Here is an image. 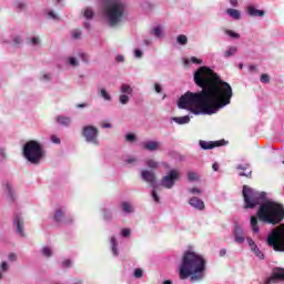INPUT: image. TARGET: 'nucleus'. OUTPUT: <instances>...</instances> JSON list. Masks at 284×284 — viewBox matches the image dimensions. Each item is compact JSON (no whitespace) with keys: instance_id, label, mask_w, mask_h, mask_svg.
I'll return each mask as SVG.
<instances>
[{"instance_id":"nucleus-1","label":"nucleus","mask_w":284,"mask_h":284,"mask_svg":"<svg viewBox=\"0 0 284 284\" xmlns=\"http://www.w3.org/2000/svg\"><path fill=\"white\" fill-rule=\"evenodd\" d=\"M194 83L202 88L200 92L187 91L178 101L180 110H187L199 116L200 114H216L232 103V85L221 80L212 69L200 67L194 73Z\"/></svg>"},{"instance_id":"nucleus-2","label":"nucleus","mask_w":284,"mask_h":284,"mask_svg":"<svg viewBox=\"0 0 284 284\" xmlns=\"http://www.w3.org/2000/svg\"><path fill=\"white\" fill-rule=\"evenodd\" d=\"M242 194L245 210H254L256 205H260L256 213L258 221L266 223V225H278L283 223V204L272 200L265 201L267 193L258 192L247 185H244Z\"/></svg>"},{"instance_id":"nucleus-3","label":"nucleus","mask_w":284,"mask_h":284,"mask_svg":"<svg viewBox=\"0 0 284 284\" xmlns=\"http://www.w3.org/2000/svg\"><path fill=\"white\" fill-rule=\"evenodd\" d=\"M178 270L181 281L190 278L191 283H201L206 276L207 260L201 253L187 248L182 254Z\"/></svg>"},{"instance_id":"nucleus-4","label":"nucleus","mask_w":284,"mask_h":284,"mask_svg":"<svg viewBox=\"0 0 284 284\" xmlns=\"http://www.w3.org/2000/svg\"><path fill=\"white\" fill-rule=\"evenodd\" d=\"M100 11L109 28H119L130 16V7L125 0H100Z\"/></svg>"},{"instance_id":"nucleus-5","label":"nucleus","mask_w":284,"mask_h":284,"mask_svg":"<svg viewBox=\"0 0 284 284\" xmlns=\"http://www.w3.org/2000/svg\"><path fill=\"white\" fill-rule=\"evenodd\" d=\"M22 154L31 165H40L45 159V149L39 141L30 140L23 145Z\"/></svg>"},{"instance_id":"nucleus-6","label":"nucleus","mask_w":284,"mask_h":284,"mask_svg":"<svg viewBox=\"0 0 284 284\" xmlns=\"http://www.w3.org/2000/svg\"><path fill=\"white\" fill-rule=\"evenodd\" d=\"M141 179L144 181V183H148L153 187L151 191V196L155 203H161V197L159 196V193H156V174L150 170H142L141 172Z\"/></svg>"},{"instance_id":"nucleus-7","label":"nucleus","mask_w":284,"mask_h":284,"mask_svg":"<svg viewBox=\"0 0 284 284\" xmlns=\"http://www.w3.org/2000/svg\"><path fill=\"white\" fill-rule=\"evenodd\" d=\"M179 179H181V172L172 169L161 179L160 185L161 187H165V190H172Z\"/></svg>"},{"instance_id":"nucleus-8","label":"nucleus","mask_w":284,"mask_h":284,"mask_svg":"<svg viewBox=\"0 0 284 284\" xmlns=\"http://www.w3.org/2000/svg\"><path fill=\"white\" fill-rule=\"evenodd\" d=\"M82 136L87 143L99 145V129L94 125H85L82 128Z\"/></svg>"},{"instance_id":"nucleus-9","label":"nucleus","mask_w":284,"mask_h":284,"mask_svg":"<svg viewBox=\"0 0 284 284\" xmlns=\"http://www.w3.org/2000/svg\"><path fill=\"white\" fill-rule=\"evenodd\" d=\"M119 104L120 105H128L132 97H134V88L130 83H122L119 88Z\"/></svg>"},{"instance_id":"nucleus-10","label":"nucleus","mask_w":284,"mask_h":284,"mask_svg":"<svg viewBox=\"0 0 284 284\" xmlns=\"http://www.w3.org/2000/svg\"><path fill=\"white\" fill-rule=\"evenodd\" d=\"M264 284H284V268L276 267Z\"/></svg>"},{"instance_id":"nucleus-11","label":"nucleus","mask_w":284,"mask_h":284,"mask_svg":"<svg viewBox=\"0 0 284 284\" xmlns=\"http://www.w3.org/2000/svg\"><path fill=\"white\" fill-rule=\"evenodd\" d=\"M74 219L72 217H65V207H59L55 210L53 215V222L57 223V225H63V223H72Z\"/></svg>"},{"instance_id":"nucleus-12","label":"nucleus","mask_w":284,"mask_h":284,"mask_svg":"<svg viewBox=\"0 0 284 284\" xmlns=\"http://www.w3.org/2000/svg\"><path fill=\"white\" fill-rule=\"evenodd\" d=\"M246 243L248 244L251 252H253V254H255V256L260 261H263L265 258V254H263V251H261V248H258V245H256V242H254L251 236L246 237Z\"/></svg>"},{"instance_id":"nucleus-13","label":"nucleus","mask_w":284,"mask_h":284,"mask_svg":"<svg viewBox=\"0 0 284 284\" xmlns=\"http://www.w3.org/2000/svg\"><path fill=\"white\" fill-rule=\"evenodd\" d=\"M233 239L234 243H236L237 245H243V243H245V240L247 239L245 237V231L243 230V227L239 225L234 227Z\"/></svg>"},{"instance_id":"nucleus-14","label":"nucleus","mask_w":284,"mask_h":284,"mask_svg":"<svg viewBox=\"0 0 284 284\" xmlns=\"http://www.w3.org/2000/svg\"><path fill=\"white\" fill-rule=\"evenodd\" d=\"M223 145H227V141L225 140H220V141H214V142H207V141H200V146L202 150H214V148H221Z\"/></svg>"},{"instance_id":"nucleus-15","label":"nucleus","mask_w":284,"mask_h":284,"mask_svg":"<svg viewBox=\"0 0 284 284\" xmlns=\"http://www.w3.org/2000/svg\"><path fill=\"white\" fill-rule=\"evenodd\" d=\"M120 210L123 216H130L135 212L134 204H132L130 201H122L120 203Z\"/></svg>"},{"instance_id":"nucleus-16","label":"nucleus","mask_w":284,"mask_h":284,"mask_svg":"<svg viewBox=\"0 0 284 284\" xmlns=\"http://www.w3.org/2000/svg\"><path fill=\"white\" fill-rule=\"evenodd\" d=\"M189 205L199 212H203V210H205V202L196 196L189 199Z\"/></svg>"},{"instance_id":"nucleus-17","label":"nucleus","mask_w":284,"mask_h":284,"mask_svg":"<svg viewBox=\"0 0 284 284\" xmlns=\"http://www.w3.org/2000/svg\"><path fill=\"white\" fill-rule=\"evenodd\" d=\"M142 145L148 152H156V150H161V142L154 140L143 142Z\"/></svg>"},{"instance_id":"nucleus-18","label":"nucleus","mask_w":284,"mask_h":284,"mask_svg":"<svg viewBox=\"0 0 284 284\" xmlns=\"http://www.w3.org/2000/svg\"><path fill=\"white\" fill-rule=\"evenodd\" d=\"M109 243H110L111 254H112V256H114L116 258L120 254V252H119V239H116V236H111L109 239Z\"/></svg>"},{"instance_id":"nucleus-19","label":"nucleus","mask_w":284,"mask_h":284,"mask_svg":"<svg viewBox=\"0 0 284 284\" xmlns=\"http://www.w3.org/2000/svg\"><path fill=\"white\" fill-rule=\"evenodd\" d=\"M3 190L8 199H10V201H14V196H17V194L14 193V186H12V183L6 182L3 184Z\"/></svg>"},{"instance_id":"nucleus-20","label":"nucleus","mask_w":284,"mask_h":284,"mask_svg":"<svg viewBox=\"0 0 284 284\" xmlns=\"http://www.w3.org/2000/svg\"><path fill=\"white\" fill-rule=\"evenodd\" d=\"M55 121L59 123V125H62V128H70V125H72V118L70 116L58 115Z\"/></svg>"},{"instance_id":"nucleus-21","label":"nucleus","mask_w":284,"mask_h":284,"mask_svg":"<svg viewBox=\"0 0 284 284\" xmlns=\"http://www.w3.org/2000/svg\"><path fill=\"white\" fill-rule=\"evenodd\" d=\"M13 225L17 227L19 236H26V233H23V219L21 216H17L13 220Z\"/></svg>"},{"instance_id":"nucleus-22","label":"nucleus","mask_w":284,"mask_h":284,"mask_svg":"<svg viewBox=\"0 0 284 284\" xmlns=\"http://www.w3.org/2000/svg\"><path fill=\"white\" fill-rule=\"evenodd\" d=\"M246 12L250 17H265V11L256 9L254 6H248Z\"/></svg>"},{"instance_id":"nucleus-23","label":"nucleus","mask_w":284,"mask_h":284,"mask_svg":"<svg viewBox=\"0 0 284 284\" xmlns=\"http://www.w3.org/2000/svg\"><path fill=\"white\" fill-rule=\"evenodd\" d=\"M226 14H229V17L234 21H241L242 19L241 11L239 9H234V8L226 9Z\"/></svg>"},{"instance_id":"nucleus-24","label":"nucleus","mask_w":284,"mask_h":284,"mask_svg":"<svg viewBox=\"0 0 284 284\" xmlns=\"http://www.w3.org/2000/svg\"><path fill=\"white\" fill-rule=\"evenodd\" d=\"M10 272V264L6 261H2L0 263V281H3L4 274H8Z\"/></svg>"},{"instance_id":"nucleus-25","label":"nucleus","mask_w":284,"mask_h":284,"mask_svg":"<svg viewBox=\"0 0 284 284\" xmlns=\"http://www.w3.org/2000/svg\"><path fill=\"white\" fill-rule=\"evenodd\" d=\"M172 121H174V123H178V125H186V123H190V115L175 116L172 118Z\"/></svg>"},{"instance_id":"nucleus-26","label":"nucleus","mask_w":284,"mask_h":284,"mask_svg":"<svg viewBox=\"0 0 284 284\" xmlns=\"http://www.w3.org/2000/svg\"><path fill=\"white\" fill-rule=\"evenodd\" d=\"M99 97H101V99H103L106 102H111L112 101V95L110 94V92H108V90L105 88H101L99 90Z\"/></svg>"},{"instance_id":"nucleus-27","label":"nucleus","mask_w":284,"mask_h":284,"mask_svg":"<svg viewBox=\"0 0 284 284\" xmlns=\"http://www.w3.org/2000/svg\"><path fill=\"white\" fill-rule=\"evenodd\" d=\"M239 52V47H229L227 50L224 51V59H230V57H234Z\"/></svg>"},{"instance_id":"nucleus-28","label":"nucleus","mask_w":284,"mask_h":284,"mask_svg":"<svg viewBox=\"0 0 284 284\" xmlns=\"http://www.w3.org/2000/svg\"><path fill=\"white\" fill-rule=\"evenodd\" d=\"M40 254H42L45 258H52L54 251L50 246H43L40 250Z\"/></svg>"},{"instance_id":"nucleus-29","label":"nucleus","mask_w":284,"mask_h":284,"mask_svg":"<svg viewBox=\"0 0 284 284\" xmlns=\"http://www.w3.org/2000/svg\"><path fill=\"white\" fill-rule=\"evenodd\" d=\"M251 230L253 234H258L261 229L258 227V220L254 216H251Z\"/></svg>"},{"instance_id":"nucleus-30","label":"nucleus","mask_w":284,"mask_h":284,"mask_svg":"<svg viewBox=\"0 0 284 284\" xmlns=\"http://www.w3.org/2000/svg\"><path fill=\"white\" fill-rule=\"evenodd\" d=\"M2 43H11L12 45H21V43H23V40L21 39V36H13L11 40H2Z\"/></svg>"},{"instance_id":"nucleus-31","label":"nucleus","mask_w":284,"mask_h":284,"mask_svg":"<svg viewBox=\"0 0 284 284\" xmlns=\"http://www.w3.org/2000/svg\"><path fill=\"white\" fill-rule=\"evenodd\" d=\"M123 161L126 165L134 166L139 164V158H136L135 155H129Z\"/></svg>"},{"instance_id":"nucleus-32","label":"nucleus","mask_w":284,"mask_h":284,"mask_svg":"<svg viewBox=\"0 0 284 284\" xmlns=\"http://www.w3.org/2000/svg\"><path fill=\"white\" fill-rule=\"evenodd\" d=\"M183 63L186 67L190 65V63H194L196 65H201V64H203V60H201V59H199L196 57H191V59H184Z\"/></svg>"},{"instance_id":"nucleus-33","label":"nucleus","mask_w":284,"mask_h":284,"mask_svg":"<svg viewBox=\"0 0 284 284\" xmlns=\"http://www.w3.org/2000/svg\"><path fill=\"white\" fill-rule=\"evenodd\" d=\"M83 17L88 20V21H92L94 19V10H92V8L87 7L83 10Z\"/></svg>"},{"instance_id":"nucleus-34","label":"nucleus","mask_w":284,"mask_h":284,"mask_svg":"<svg viewBox=\"0 0 284 284\" xmlns=\"http://www.w3.org/2000/svg\"><path fill=\"white\" fill-rule=\"evenodd\" d=\"M151 34L156 37V39H163V28L161 26L153 28Z\"/></svg>"},{"instance_id":"nucleus-35","label":"nucleus","mask_w":284,"mask_h":284,"mask_svg":"<svg viewBox=\"0 0 284 284\" xmlns=\"http://www.w3.org/2000/svg\"><path fill=\"white\" fill-rule=\"evenodd\" d=\"M39 80L42 81V83H50V81H52V74L48 72H42L39 75Z\"/></svg>"},{"instance_id":"nucleus-36","label":"nucleus","mask_w":284,"mask_h":284,"mask_svg":"<svg viewBox=\"0 0 284 284\" xmlns=\"http://www.w3.org/2000/svg\"><path fill=\"white\" fill-rule=\"evenodd\" d=\"M200 179H201V176L196 172H194V171L187 172V180L190 182L199 181Z\"/></svg>"},{"instance_id":"nucleus-37","label":"nucleus","mask_w":284,"mask_h":284,"mask_svg":"<svg viewBox=\"0 0 284 284\" xmlns=\"http://www.w3.org/2000/svg\"><path fill=\"white\" fill-rule=\"evenodd\" d=\"M176 43L179 45H187V36H185V34L178 36Z\"/></svg>"},{"instance_id":"nucleus-38","label":"nucleus","mask_w":284,"mask_h":284,"mask_svg":"<svg viewBox=\"0 0 284 284\" xmlns=\"http://www.w3.org/2000/svg\"><path fill=\"white\" fill-rule=\"evenodd\" d=\"M145 165L151 168L152 170H156V168H159V162H156L153 159H146L145 160Z\"/></svg>"},{"instance_id":"nucleus-39","label":"nucleus","mask_w":284,"mask_h":284,"mask_svg":"<svg viewBox=\"0 0 284 284\" xmlns=\"http://www.w3.org/2000/svg\"><path fill=\"white\" fill-rule=\"evenodd\" d=\"M47 17L48 19H52V21H59V14H57V12L52 11V10H47Z\"/></svg>"},{"instance_id":"nucleus-40","label":"nucleus","mask_w":284,"mask_h":284,"mask_svg":"<svg viewBox=\"0 0 284 284\" xmlns=\"http://www.w3.org/2000/svg\"><path fill=\"white\" fill-rule=\"evenodd\" d=\"M124 139L128 143H136V134L134 133H126Z\"/></svg>"},{"instance_id":"nucleus-41","label":"nucleus","mask_w":284,"mask_h":284,"mask_svg":"<svg viewBox=\"0 0 284 284\" xmlns=\"http://www.w3.org/2000/svg\"><path fill=\"white\" fill-rule=\"evenodd\" d=\"M67 63L69 65H72V68H79V60H77V58H74V57L68 58Z\"/></svg>"},{"instance_id":"nucleus-42","label":"nucleus","mask_w":284,"mask_h":284,"mask_svg":"<svg viewBox=\"0 0 284 284\" xmlns=\"http://www.w3.org/2000/svg\"><path fill=\"white\" fill-rule=\"evenodd\" d=\"M224 32L227 37H231V39H241V34H239L230 29H226Z\"/></svg>"},{"instance_id":"nucleus-43","label":"nucleus","mask_w":284,"mask_h":284,"mask_svg":"<svg viewBox=\"0 0 284 284\" xmlns=\"http://www.w3.org/2000/svg\"><path fill=\"white\" fill-rule=\"evenodd\" d=\"M121 236H123V239H130V236H132V230L131 229H122L120 231Z\"/></svg>"},{"instance_id":"nucleus-44","label":"nucleus","mask_w":284,"mask_h":284,"mask_svg":"<svg viewBox=\"0 0 284 284\" xmlns=\"http://www.w3.org/2000/svg\"><path fill=\"white\" fill-rule=\"evenodd\" d=\"M104 221H112V212L108 209L102 210Z\"/></svg>"},{"instance_id":"nucleus-45","label":"nucleus","mask_w":284,"mask_h":284,"mask_svg":"<svg viewBox=\"0 0 284 284\" xmlns=\"http://www.w3.org/2000/svg\"><path fill=\"white\" fill-rule=\"evenodd\" d=\"M8 161V153L6 152V149H0V162L6 163Z\"/></svg>"},{"instance_id":"nucleus-46","label":"nucleus","mask_w":284,"mask_h":284,"mask_svg":"<svg viewBox=\"0 0 284 284\" xmlns=\"http://www.w3.org/2000/svg\"><path fill=\"white\" fill-rule=\"evenodd\" d=\"M14 8H17V10H26V2L23 0H17Z\"/></svg>"},{"instance_id":"nucleus-47","label":"nucleus","mask_w":284,"mask_h":284,"mask_svg":"<svg viewBox=\"0 0 284 284\" xmlns=\"http://www.w3.org/2000/svg\"><path fill=\"white\" fill-rule=\"evenodd\" d=\"M30 45H41V39L39 37H33L29 39Z\"/></svg>"},{"instance_id":"nucleus-48","label":"nucleus","mask_w":284,"mask_h":284,"mask_svg":"<svg viewBox=\"0 0 284 284\" xmlns=\"http://www.w3.org/2000/svg\"><path fill=\"white\" fill-rule=\"evenodd\" d=\"M134 278H143V270L142 268H135L133 272Z\"/></svg>"},{"instance_id":"nucleus-49","label":"nucleus","mask_w":284,"mask_h":284,"mask_svg":"<svg viewBox=\"0 0 284 284\" xmlns=\"http://www.w3.org/2000/svg\"><path fill=\"white\" fill-rule=\"evenodd\" d=\"M79 57H80V59H82V61L84 63H89L90 62V55H88V53H84V52L79 53Z\"/></svg>"},{"instance_id":"nucleus-50","label":"nucleus","mask_w":284,"mask_h":284,"mask_svg":"<svg viewBox=\"0 0 284 284\" xmlns=\"http://www.w3.org/2000/svg\"><path fill=\"white\" fill-rule=\"evenodd\" d=\"M189 193L190 194H203V190H201L199 187H192V189H189Z\"/></svg>"},{"instance_id":"nucleus-51","label":"nucleus","mask_w":284,"mask_h":284,"mask_svg":"<svg viewBox=\"0 0 284 284\" xmlns=\"http://www.w3.org/2000/svg\"><path fill=\"white\" fill-rule=\"evenodd\" d=\"M71 37L72 39H81V30H73Z\"/></svg>"},{"instance_id":"nucleus-52","label":"nucleus","mask_w":284,"mask_h":284,"mask_svg":"<svg viewBox=\"0 0 284 284\" xmlns=\"http://www.w3.org/2000/svg\"><path fill=\"white\" fill-rule=\"evenodd\" d=\"M261 83H270V77L266 73H263L260 78Z\"/></svg>"},{"instance_id":"nucleus-53","label":"nucleus","mask_w":284,"mask_h":284,"mask_svg":"<svg viewBox=\"0 0 284 284\" xmlns=\"http://www.w3.org/2000/svg\"><path fill=\"white\" fill-rule=\"evenodd\" d=\"M133 54H134L135 59H142L143 58V51H141L140 49H135L133 51Z\"/></svg>"},{"instance_id":"nucleus-54","label":"nucleus","mask_w":284,"mask_h":284,"mask_svg":"<svg viewBox=\"0 0 284 284\" xmlns=\"http://www.w3.org/2000/svg\"><path fill=\"white\" fill-rule=\"evenodd\" d=\"M236 170H243V171L250 170V163L239 164V165L236 166Z\"/></svg>"},{"instance_id":"nucleus-55","label":"nucleus","mask_w":284,"mask_h":284,"mask_svg":"<svg viewBox=\"0 0 284 284\" xmlns=\"http://www.w3.org/2000/svg\"><path fill=\"white\" fill-rule=\"evenodd\" d=\"M8 261H10V263L17 262V255H16V253H10V254L8 255Z\"/></svg>"},{"instance_id":"nucleus-56","label":"nucleus","mask_w":284,"mask_h":284,"mask_svg":"<svg viewBox=\"0 0 284 284\" xmlns=\"http://www.w3.org/2000/svg\"><path fill=\"white\" fill-rule=\"evenodd\" d=\"M51 143L59 145L61 143V139H59L57 135H51Z\"/></svg>"},{"instance_id":"nucleus-57","label":"nucleus","mask_w":284,"mask_h":284,"mask_svg":"<svg viewBox=\"0 0 284 284\" xmlns=\"http://www.w3.org/2000/svg\"><path fill=\"white\" fill-rule=\"evenodd\" d=\"M62 267H72V261L71 260L62 261Z\"/></svg>"},{"instance_id":"nucleus-58","label":"nucleus","mask_w":284,"mask_h":284,"mask_svg":"<svg viewBox=\"0 0 284 284\" xmlns=\"http://www.w3.org/2000/svg\"><path fill=\"white\" fill-rule=\"evenodd\" d=\"M115 61H116L118 63H123V61H125V58L120 54V55H116V57H115Z\"/></svg>"},{"instance_id":"nucleus-59","label":"nucleus","mask_w":284,"mask_h":284,"mask_svg":"<svg viewBox=\"0 0 284 284\" xmlns=\"http://www.w3.org/2000/svg\"><path fill=\"white\" fill-rule=\"evenodd\" d=\"M240 176H246V179H250V176H252V171L248 172H241Z\"/></svg>"},{"instance_id":"nucleus-60","label":"nucleus","mask_w":284,"mask_h":284,"mask_svg":"<svg viewBox=\"0 0 284 284\" xmlns=\"http://www.w3.org/2000/svg\"><path fill=\"white\" fill-rule=\"evenodd\" d=\"M232 8H239V0H229Z\"/></svg>"},{"instance_id":"nucleus-61","label":"nucleus","mask_w":284,"mask_h":284,"mask_svg":"<svg viewBox=\"0 0 284 284\" xmlns=\"http://www.w3.org/2000/svg\"><path fill=\"white\" fill-rule=\"evenodd\" d=\"M227 254V250L226 248H221L219 252V256L223 257Z\"/></svg>"},{"instance_id":"nucleus-62","label":"nucleus","mask_w":284,"mask_h":284,"mask_svg":"<svg viewBox=\"0 0 284 284\" xmlns=\"http://www.w3.org/2000/svg\"><path fill=\"white\" fill-rule=\"evenodd\" d=\"M154 88H155V92H158V94H161V92H162L161 84L155 83Z\"/></svg>"},{"instance_id":"nucleus-63","label":"nucleus","mask_w":284,"mask_h":284,"mask_svg":"<svg viewBox=\"0 0 284 284\" xmlns=\"http://www.w3.org/2000/svg\"><path fill=\"white\" fill-rule=\"evenodd\" d=\"M248 72H251L252 74H253L254 72H256V65H250V67H248Z\"/></svg>"},{"instance_id":"nucleus-64","label":"nucleus","mask_w":284,"mask_h":284,"mask_svg":"<svg viewBox=\"0 0 284 284\" xmlns=\"http://www.w3.org/2000/svg\"><path fill=\"white\" fill-rule=\"evenodd\" d=\"M72 284H83L82 280L75 278L72 281Z\"/></svg>"}]
</instances>
